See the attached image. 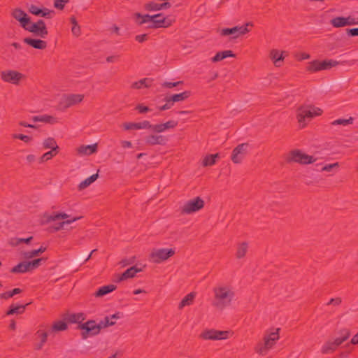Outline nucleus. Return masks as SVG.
I'll use <instances>...</instances> for the list:
<instances>
[{
  "label": "nucleus",
  "instance_id": "49530a36",
  "mask_svg": "<svg viewBox=\"0 0 358 358\" xmlns=\"http://www.w3.org/2000/svg\"><path fill=\"white\" fill-rule=\"evenodd\" d=\"M115 324V322L110 321V317L108 316H106L103 320H101L99 324H97V325H99L101 329L102 328L113 326Z\"/></svg>",
  "mask_w": 358,
  "mask_h": 358
},
{
  "label": "nucleus",
  "instance_id": "cd10ccee",
  "mask_svg": "<svg viewBox=\"0 0 358 358\" xmlns=\"http://www.w3.org/2000/svg\"><path fill=\"white\" fill-rule=\"evenodd\" d=\"M167 139L162 135H150L146 138V143L149 145H163Z\"/></svg>",
  "mask_w": 358,
  "mask_h": 358
},
{
  "label": "nucleus",
  "instance_id": "dca6fc26",
  "mask_svg": "<svg viewBox=\"0 0 358 358\" xmlns=\"http://www.w3.org/2000/svg\"><path fill=\"white\" fill-rule=\"evenodd\" d=\"M43 145L45 148L51 149L50 151L45 152L42 157L55 156L59 154V146L57 145L55 140L52 138H48L43 142Z\"/></svg>",
  "mask_w": 358,
  "mask_h": 358
},
{
  "label": "nucleus",
  "instance_id": "2eb2a0df",
  "mask_svg": "<svg viewBox=\"0 0 358 358\" xmlns=\"http://www.w3.org/2000/svg\"><path fill=\"white\" fill-rule=\"evenodd\" d=\"M83 99H84L83 94H68L63 98L62 104H63L64 107L66 108H69V107H71L74 105H76V104L82 102Z\"/></svg>",
  "mask_w": 358,
  "mask_h": 358
},
{
  "label": "nucleus",
  "instance_id": "6e6552de",
  "mask_svg": "<svg viewBox=\"0 0 358 358\" xmlns=\"http://www.w3.org/2000/svg\"><path fill=\"white\" fill-rule=\"evenodd\" d=\"M248 26H252V24L248 22L243 26H236L232 28H224L220 31V34L222 36H231V39H236L250 31V29H248Z\"/></svg>",
  "mask_w": 358,
  "mask_h": 358
},
{
  "label": "nucleus",
  "instance_id": "f3484780",
  "mask_svg": "<svg viewBox=\"0 0 358 358\" xmlns=\"http://www.w3.org/2000/svg\"><path fill=\"white\" fill-rule=\"evenodd\" d=\"M28 10L33 15L47 18H51L52 15L54 13L53 10H49L46 8L42 9L33 4L29 7Z\"/></svg>",
  "mask_w": 358,
  "mask_h": 358
},
{
  "label": "nucleus",
  "instance_id": "8fccbe9b",
  "mask_svg": "<svg viewBox=\"0 0 358 358\" xmlns=\"http://www.w3.org/2000/svg\"><path fill=\"white\" fill-rule=\"evenodd\" d=\"M346 26H352L358 24V17L353 16L345 17Z\"/></svg>",
  "mask_w": 358,
  "mask_h": 358
},
{
  "label": "nucleus",
  "instance_id": "680f3d73",
  "mask_svg": "<svg viewBox=\"0 0 358 358\" xmlns=\"http://www.w3.org/2000/svg\"><path fill=\"white\" fill-rule=\"evenodd\" d=\"M346 33L349 36H357L358 28L347 29Z\"/></svg>",
  "mask_w": 358,
  "mask_h": 358
},
{
  "label": "nucleus",
  "instance_id": "69168bd1",
  "mask_svg": "<svg viewBox=\"0 0 358 358\" xmlns=\"http://www.w3.org/2000/svg\"><path fill=\"white\" fill-rule=\"evenodd\" d=\"M44 260L45 259L43 258H38V259H34L33 261H31V262H32V264L34 265V267L35 268H37L40 266L41 262L44 261Z\"/></svg>",
  "mask_w": 358,
  "mask_h": 358
},
{
  "label": "nucleus",
  "instance_id": "473e14b6",
  "mask_svg": "<svg viewBox=\"0 0 358 358\" xmlns=\"http://www.w3.org/2000/svg\"><path fill=\"white\" fill-rule=\"evenodd\" d=\"M191 94L189 91H185L180 94H176L172 96H169L172 101L173 103L175 102H180L187 99Z\"/></svg>",
  "mask_w": 358,
  "mask_h": 358
},
{
  "label": "nucleus",
  "instance_id": "58836bf2",
  "mask_svg": "<svg viewBox=\"0 0 358 358\" xmlns=\"http://www.w3.org/2000/svg\"><path fill=\"white\" fill-rule=\"evenodd\" d=\"M46 250V247L41 246L38 250H33L29 252H26L24 254V256L27 259H31L34 257L39 255L40 254L44 252Z\"/></svg>",
  "mask_w": 358,
  "mask_h": 358
},
{
  "label": "nucleus",
  "instance_id": "0e129e2a",
  "mask_svg": "<svg viewBox=\"0 0 358 358\" xmlns=\"http://www.w3.org/2000/svg\"><path fill=\"white\" fill-rule=\"evenodd\" d=\"M119 58V56L117 55H110L106 57V62L108 63H114Z\"/></svg>",
  "mask_w": 358,
  "mask_h": 358
},
{
  "label": "nucleus",
  "instance_id": "6ab92c4d",
  "mask_svg": "<svg viewBox=\"0 0 358 358\" xmlns=\"http://www.w3.org/2000/svg\"><path fill=\"white\" fill-rule=\"evenodd\" d=\"M252 147L249 143H242L236 147L232 152L231 157H238L239 155H251Z\"/></svg>",
  "mask_w": 358,
  "mask_h": 358
},
{
  "label": "nucleus",
  "instance_id": "20e7f679",
  "mask_svg": "<svg viewBox=\"0 0 358 358\" xmlns=\"http://www.w3.org/2000/svg\"><path fill=\"white\" fill-rule=\"evenodd\" d=\"M279 331L280 329L278 328L275 331L265 335L264 343H260L257 345L256 352L262 355H265L267 351L274 345L275 341L279 339Z\"/></svg>",
  "mask_w": 358,
  "mask_h": 358
},
{
  "label": "nucleus",
  "instance_id": "c9c22d12",
  "mask_svg": "<svg viewBox=\"0 0 358 358\" xmlns=\"http://www.w3.org/2000/svg\"><path fill=\"white\" fill-rule=\"evenodd\" d=\"M36 334L38 335V336L41 337V341H40V343L36 344L35 345V350H40L42 349L43 345L45 343V342L47 341V338H48V333L46 332V331H42L41 330H38L37 332H36Z\"/></svg>",
  "mask_w": 358,
  "mask_h": 358
},
{
  "label": "nucleus",
  "instance_id": "2f4dec72",
  "mask_svg": "<svg viewBox=\"0 0 358 358\" xmlns=\"http://www.w3.org/2000/svg\"><path fill=\"white\" fill-rule=\"evenodd\" d=\"M99 170L97 171V172L93 175H92L91 176L88 177L87 178H86L85 180H84L83 181H82L79 185H78V189L79 190H83L85 188H87L88 186H90L92 182H94L99 177Z\"/></svg>",
  "mask_w": 358,
  "mask_h": 358
},
{
  "label": "nucleus",
  "instance_id": "39448f33",
  "mask_svg": "<svg viewBox=\"0 0 358 358\" xmlns=\"http://www.w3.org/2000/svg\"><path fill=\"white\" fill-rule=\"evenodd\" d=\"M1 79L7 83L19 85L26 79V76L16 70L6 69L0 72Z\"/></svg>",
  "mask_w": 358,
  "mask_h": 358
},
{
  "label": "nucleus",
  "instance_id": "3c124183",
  "mask_svg": "<svg viewBox=\"0 0 358 358\" xmlns=\"http://www.w3.org/2000/svg\"><path fill=\"white\" fill-rule=\"evenodd\" d=\"M217 158H203L201 162L203 166H208L214 165Z\"/></svg>",
  "mask_w": 358,
  "mask_h": 358
},
{
  "label": "nucleus",
  "instance_id": "864d4df0",
  "mask_svg": "<svg viewBox=\"0 0 358 358\" xmlns=\"http://www.w3.org/2000/svg\"><path fill=\"white\" fill-rule=\"evenodd\" d=\"M67 2L68 0H55L54 6L56 8L62 10Z\"/></svg>",
  "mask_w": 358,
  "mask_h": 358
},
{
  "label": "nucleus",
  "instance_id": "aec40b11",
  "mask_svg": "<svg viewBox=\"0 0 358 358\" xmlns=\"http://www.w3.org/2000/svg\"><path fill=\"white\" fill-rule=\"evenodd\" d=\"M122 127L125 130L150 129L151 124L149 121L144 120L141 122H125Z\"/></svg>",
  "mask_w": 358,
  "mask_h": 358
},
{
  "label": "nucleus",
  "instance_id": "f03ea898",
  "mask_svg": "<svg viewBox=\"0 0 358 358\" xmlns=\"http://www.w3.org/2000/svg\"><path fill=\"white\" fill-rule=\"evenodd\" d=\"M135 17L137 23L140 25L143 24H149V28H159V27H168L171 25L170 22H166L165 17L161 13L154 15H141L138 13L135 14Z\"/></svg>",
  "mask_w": 358,
  "mask_h": 358
},
{
  "label": "nucleus",
  "instance_id": "393cba45",
  "mask_svg": "<svg viewBox=\"0 0 358 358\" xmlns=\"http://www.w3.org/2000/svg\"><path fill=\"white\" fill-rule=\"evenodd\" d=\"M23 42L35 49L43 50L47 47V43L41 39H34L27 37L23 39Z\"/></svg>",
  "mask_w": 358,
  "mask_h": 358
},
{
  "label": "nucleus",
  "instance_id": "9b49d317",
  "mask_svg": "<svg viewBox=\"0 0 358 358\" xmlns=\"http://www.w3.org/2000/svg\"><path fill=\"white\" fill-rule=\"evenodd\" d=\"M24 29L43 38H45L48 34L45 23L42 20H38L35 23H31L30 21L29 25Z\"/></svg>",
  "mask_w": 358,
  "mask_h": 358
},
{
  "label": "nucleus",
  "instance_id": "a18cd8bd",
  "mask_svg": "<svg viewBox=\"0 0 358 358\" xmlns=\"http://www.w3.org/2000/svg\"><path fill=\"white\" fill-rule=\"evenodd\" d=\"M21 292H22V289H20V288H15V289H13L11 291H8V292H6L4 293H2L1 294V299H7L13 297L14 295L20 294Z\"/></svg>",
  "mask_w": 358,
  "mask_h": 358
},
{
  "label": "nucleus",
  "instance_id": "72a5a7b5",
  "mask_svg": "<svg viewBox=\"0 0 358 358\" xmlns=\"http://www.w3.org/2000/svg\"><path fill=\"white\" fill-rule=\"evenodd\" d=\"M316 159L317 158H287V162H296L302 165H306L315 163Z\"/></svg>",
  "mask_w": 358,
  "mask_h": 358
},
{
  "label": "nucleus",
  "instance_id": "4c0bfd02",
  "mask_svg": "<svg viewBox=\"0 0 358 358\" xmlns=\"http://www.w3.org/2000/svg\"><path fill=\"white\" fill-rule=\"evenodd\" d=\"M330 24L335 28L346 27L345 17H336L330 20Z\"/></svg>",
  "mask_w": 358,
  "mask_h": 358
},
{
  "label": "nucleus",
  "instance_id": "a878e982",
  "mask_svg": "<svg viewBox=\"0 0 358 358\" xmlns=\"http://www.w3.org/2000/svg\"><path fill=\"white\" fill-rule=\"evenodd\" d=\"M85 320V315L83 313H68L64 316V320L69 323L83 324L82 321Z\"/></svg>",
  "mask_w": 358,
  "mask_h": 358
},
{
  "label": "nucleus",
  "instance_id": "79ce46f5",
  "mask_svg": "<svg viewBox=\"0 0 358 358\" xmlns=\"http://www.w3.org/2000/svg\"><path fill=\"white\" fill-rule=\"evenodd\" d=\"M25 306L24 305H19V306H14L11 305L10 306L9 310L7 311V315H13V314H20L22 313L24 311Z\"/></svg>",
  "mask_w": 358,
  "mask_h": 358
},
{
  "label": "nucleus",
  "instance_id": "4be33fe9",
  "mask_svg": "<svg viewBox=\"0 0 358 358\" xmlns=\"http://www.w3.org/2000/svg\"><path fill=\"white\" fill-rule=\"evenodd\" d=\"M316 171H325L334 174L337 172L339 164L338 162L332 164H316Z\"/></svg>",
  "mask_w": 358,
  "mask_h": 358
},
{
  "label": "nucleus",
  "instance_id": "f257e3e1",
  "mask_svg": "<svg viewBox=\"0 0 358 358\" xmlns=\"http://www.w3.org/2000/svg\"><path fill=\"white\" fill-rule=\"evenodd\" d=\"M215 300L213 305L218 309H224L230 305L234 297V291L228 286H220L213 289Z\"/></svg>",
  "mask_w": 358,
  "mask_h": 358
},
{
  "label": "nucleus",
  "instance_id": "5701e85b",
  "mask_svg": "<svg viewBox=\"0 0 358 358\" xmlns=\"http://www.w3.org/2000/svg\"><path fill=\"white\" fill-rule=\"evenodd\" d=\"M141 271V268H138L136 266H131L129 268L127 269L121 275H118L117 279L115 280V282H119L128 278H133L138 272H140Z\"/></svg>",
  "mask_w": 358,
  "mask_h": 358
},
{
  "label": "nucleus",
  "instance_id": "f704fd0d",
  "mask_svg": "<svg viewBox=\"0 0 358 358\" xmlns=\"http://www.w3.org/2000/svg\"><path fill=\"white\" fill-rule=\"evenodd\" d=\"M195 297V293L191 292L187 294L180 302L178 308L182 309L185 306L190 305Z\"/></svg>",
  "mask_w": 358,
  "mask_h": 358
},
{
  "label": "nucleus",
  "instance_id": "4d7b16f0",
  "mask_svg": "<svg viewBox=\"0 0 358 358\" xmlns=\"http://www.w3.org/2000/svg\"><path fill=\"white\" fill-rule=\"evenodd\" d=\"M13 138L20 139L26 143L29 142L31 140L30 136L24 134H14Z\"/></svg>",
  "mask_w": 358,
  "mask_h": 358
},
{
  "label": "nucleus",
  "instance_id": "7c9ffc66",
  "mask_svg": "<svg viewBox=\"0 0 358 358\" xmlns=\"http://www.w3.org/2000/svg\"><path fill=\"white\" fill-rule=\"evenodd\" d=\"M33 120L34 122H43L50 124H55L59 122L57 117L48 115L34 116Z\"/></svg>",
  "mask_w": 358,
  "mask_h": 358
},
{
  "label": "nucleus",
  "instance_id": "37998d69",
  "mask_svg": "<svg viewBox=\"0 0 358 358\" xmlns=\"http://www.w3.org/2000/svg\"><path fill=\"white\" fill-rule=\"evenodd\" d=\"M10 272L13 273H24L27 272L25 262H20L18 264L13 267Z\"/></svg>",
  "mask_w": 358,
  "mask_h": 358
},
{
  "label": "nucleus",
  "instance_id": "c756f323",
  "mask_svg": "<svg viewBox=\"0 0 358 358\" xmlns=\"http://www.w3.org/2000/svg\"><path fill=\"white\" fill-rule=\"evenodd\" d=\"M229 57H234L235 55L231 50H224L217 52L216 55L211 59V60L213 62L215 63Z\"/></svg>",
  "mask_w": 358,
  "mask_h": 358
},
{
  "label": "nucleus",
  "instance_id": "4468645a",
  "mask_svg": "<svg viewBox=\"0 0 358 358\" xmlns=\"http://www.w3.org/2000/svg\"><path fill=\"white\" fill-rule=\"evenodd\" d=\"M12 17L19 22L20 26L24 29L29 25L30 17L20 8H15L11 12Z\"/></svg>",
  "mask_w": 358,
  "mask_h": 358
},
{
  "label": "nucleus",
  "instance_id": "0eeeda50",
  "mask_svg": "<svg viewBox=\"0 0 358 358\" xmlns=\"http://www.w3.org/2000/svg\"><path fill=\"white\" fill-rule=\"evenodd\" d=\"M78 329L82 331L81 337L83 339H87L90 336H96L101 331V327L97 325L96 321L93 320L80 324L78 326Z\"/></svg>",
  "mask_w": 358,
  "mask_h": 358
},
{
  "label": "nucleus",
  "instance_id": "5fc2aeb1",
  "mask_svg": "<svg viewBox=\"0 0 358 358\" xmlns=\"http://www.w3.org/2000/svg\"><path fill=\"white\" fill-rule=\"evenodd\" d=\"M183 83L182 81H178V82H164L162 84V87H166V88H172L176 86H178L179 85H182Z\"/></svg>",
  "mask_w": 358,
  "mask_h": 358
},
{
  "label": "nucleus",
  "instance_id": "9d476101",
  "mask_svg": "<svg viewBox=\"0 0 358 358\" xmlns=\"http://www.w3.org/2000/svg\"><path fill=\"white\" fill-rule=\"evenodd\" d=\"M204 206L203 200L199 196L187 201L182 206L181 212L182 214H192L197 212Z\"/></svg>",
  "mask_w": 358,
  "mask_h": 358
},
{
  "label": "nucleus",
  "instance_id": "7ed1b4c3",
  "mask_svg": "<svg viewBox=\"0 0 358 358\" xmlns=\"http://www.w3.org/2000/svg\"><path fill=\"white\" fill-rule=\"evenodd\" d=\"M322 110L313 106H303L296 110V119L301 127H304L313 117L322 115Z\"/></svg>",
  "mask_w": 358,
  "mask_h": 358
},
{
  "label": "nucleus",
  "instance_id": "423d86ee",
  "mask_svg": "<svg viewBox=\"0 0 358 358\" xmlns=\"http://www.w3.org/2000/svg\"><path fill=\"white\" fill-rule=\"evenodd\" d=\"M339 64V62L334 59H326L323 61L313 60L308 63L306 70L315 73L323 70H329Z\"/></svg>",
  "mask_w": 358,
  "mask_h": 358
},
{
  "label": "nucleus",
  "instance_id": "774afa93",
  "mask_svg": "<svg viewBox=\"0 0 358 358\" xmlns=\"http://www.w3.org/2000/svg\"><path fill=\"white\" fill-rule=\"evenodd\" d=\"M123 314L120 312H117L115 314L108 316L110 317V321H112V319H120L122 317Z\"/></svg>",
  "mask_w": 358,
  "mask_h": 358
},
{
  "label": "nucleus",
  "instance_id": "a19ab883",
  "mask_svg": "<svg viewBox=\"0 0 358 358\" xmlns=\"http://www.w3.org/2000/svg\"><path fill=\"white\" fill-rule=\"evenodd\" d=\"M67 329V324L65 322L59 320L55 322L52 326L51 331H64Z\"/></svg>",
  "mask_w": 358,
  "mask_h": 358
},
{
  "label": "nucleus",
  "instance_id": "13d9d810",
  "mask_svg": "<svg viewBox=\"0 0 358 358\" xmlns=\"http://www.w3.org/2000/svg\"><path fill=\"white\" fill-rule=\"evenodd\" d=\"M136 109L140 113H145L150 110V109L148 106H145L142 104H138L136 106Z\"/></svg>",
  "mask_w": 358,
  "mask_h": 358
},
{
  "label": "nucleus",
  "instance_id": "f8f14e48",
  "mask_svg": "<svg viewBox=\"0 0 358 358\" xmlns=\"http://www.w3.org/2000/svg\"><path fill=\"white\" fill-rule=\"evenodd\" d=\"M229 331H217L214 329H210L204 331L201 334V338L205 340H222L227 338Z\"/></svg>",
  "mask_w": 358,
  "mask_h": 358
},
{
  "label": "nucleus",
  "instance_id": "bf43d9fd",
  "mask_svg": "<svg viewBox=\"0 0 358 358\" xmlns=\"http://www.w3.org/2000/svg\"><path fill=\"white\" fill-rule=\"evenodd\" d=\"M71 31H72V34L78 37L81 34V30H80V27L78 24H76L75 26H72V28H71Z\"/></svg>",
  "mask_w": 358,
  "mask_h": 358
},
{
  "label": "nucleus",
  "instance_id": "ddd939ff",
  "mask_svg": "<svg viewBox=\"0 0 358 358\" xmlns=\"http://www.w3.org/2000/svg\"><path fill=\"white\" fill-rule=\"evenodd\" d=\"M345 337H338L334 341H329L324 343L322 348V352L323 354H329L333 352L340 345L348 339V333L345 332Z\"/></svg>",
  "mask_w": 358,
  "mask_h": 358
},
{
  "label": "nucleus",
  "instance_id": "bb28decb",
  "mask_svg": "<svg viewBox=\"0 0 358 358\" xmlns=\"http://www.w3.org/2000/svg\"><path fill=\"white\" fill-rule=\"evenodd\" d=\"M152 83V79L149 78H145L138 81L134 82L131 85V89L141 90L143 88H149L151 87Z\"/></svg>",
  "mask_w": 358,
  "mask_h": 358
},
{
  "label": "nucleus",
  "instance_id": "412c9836",
  "mask_svg": "<svg viewBox=\"0 0 358 358\" xmlns=\"http://www.w3.org/2000/svg\"><path fill=\"white\" fill-rule=\"evenodd\" d=\"M178 122L176 121L169 120L163 124H158L155 125L151 124V127H150V129H151L153 131L161 133L167 129L175 128Z\"/></svg>",
  "mask_w": 358,
  "mask_h": 358
},
{
  "label": "nucleus",
  "instance_id": "e2e57ef3",
  "mask_svg": "<svg viewBox=\"0 0 358 358\" xmlns=\"http://www.w3.org/2000/svg\"><path fill=\"white\" fill-rule=\"evenodd\" d=\"M341 299L339 297L331 299L330 301L327 303V305H334V306H339L341 303Z\"/></svg>",
  "mask_w": 358,
  "mask_h": 358
},
{
  "label": "nucleus",
  "instance_id": "1a4fd4ad",
  "mask_svg": "<svg viewBox=\"0 0 358 358\" xmlns=\"http://www.w3.org/2000/svg\"><path fill=\"white\" fill-rule=\"evenodd\" d=\"M175 254V250L172 248L154 249L150 255V260L154 263L159 264Z\"/></svg>",
  "mask_w": 358,
  "mask_h": 358
},
{
  "label": "nucleus",
  "instance_id": "e433bc0d",
  "mask_svg": "<svg viewBox=\"0 0 358 358\" xmlns=\"http://www.w3.org/2000/svg\"><path fill=\"white\" fill-rule=\"evenodd\" d=\"M248 249V244L246 242H243L238 245L236 256L238 259L245 257Z\"/></svg>",
  "mask_w": 358,
  "mask_h": 358
},
{
  "label": "nucleus",
  "instance_id": "a211bd4d",
  "mask_svg": "<svg viewBox=\"0 0 358 358\" xmlns=\"http://www.w3.org/2000/svg\"><path fill=\"white\" fill-rule=\"evenodd\" d=\"M284 55H287V54L285 51L280 52L278 50L273 49L271 50L269 57L270 59L273 61L274 65L276 67H280L282 65L285 58Z\"/></svg>",
  "mask_w": 358,
  "mask_h": 358
},
{
  "label": "nucleus",
  "instance_id": "b1692460",
  "mask_svg": "<svg viewBox=\"0 0 358 358\" xmlns=\"http://www.w3.org/2000/svg\"><path fill=\"white\" fill-rule=\"evenodd\" d=\"M98 149L97 143L88 145H80L77 148V154L80 155H91L95 154Z\"/></svg>",
  "mask_w": 358,
  "mask_h": 358
},
{
  "label": "nucleus",
  "instance_id": "c03bdc74",
  "mask_svg": "<svg viewBox=\"0 0 358 358\" xmlns=\"http://www.w3.org/2000/svg\"><path fill=\"white\" fill-rule=\"evenodd\" d=\"M80 218V217H75L71 220L62 221V222L57 224L55 227H53V229L55 231H59L64 228V225L71 224L73 222L79 220Z\"/></svg>",
  "mask_w": 358,
  "mask_h": 358
},
{
  "label": "nucleus",
  "instance_id": "ea45409f",
  "mask_svg": "<svg viewBox=\"0 0 358 358\" xmlns=\"http://www.w3.org/2000/svg\"><path fill=\"white\" fill-rule=\"evenodd\" d=\"M70 216L65 213H53L52 215H48L46 217L47 222L56 221L59 219H66Z\"/></svg>",
  "mask_w": 358,
  "mask_h": 358
},
{
  "label": "nucleus",
  "instance_id": "de8ad7c7",
  "mask_svg": "<svg viewBox=\"0 0 358 358\" xmlns=\"http://www.w3.org/2000/svg\"><path fill=\"white\" fill-rule=\"evenodd\" d=\"M353 122V118L350 117L349 119H338L332 122L333 125H348L349 124H352Z\"/></svg>",
  "mask_w": 358,
  "mask_h": 358
},
{
  "label": "nucleus",
  "instance_id": "052dcab7",
  "mask_svg": "<svg viewBox=\"0 0 358 358\" xmlns=\"http://www.w3.org/2000/svg\"><path fill=\"white\" fill-rule=\"evenodd\" d=\"M148 34H140L135 36V40L138 43H143L148 40Z\"/></svg>",
  "mask_w": 358,
  "mask_h": 358
},
{
  "label": "nucleus",
  "instance_id": "09e8293b",
  "mask_svg": "<svg viewBox=\"0 0 358 358\" xmlns=\"http://www.w3.org/2000/svg\"><path fill=\"white\" fill-rule=\"evenodd\" d=\"M145 9L149 11L160 10L159 3L151 1L145 5Z\"/></svg>",
  "mask_w": 358,
  "mask_h": 358
},
{
  "label": "nucleus",
  "instance_id": "6e6d98bb",
  "mask_svg": "<svg viewBox=\"0 0 358 358\" xmlns=\"http://www.w3.org/2000/svg\"><path fill=\"white\" fill-rule=\"evenodd\" d=\"M289 157H310L309 155H307L306 154L302 153V152L300 150H293L290 152V156Z\"/></svg>",
  "mask_w": 358,
  "mask_h": 358
},
{
  "label": "nucleus",
  "instance_id": "c85d7f7f",
  "mask_svg": "<svg viewBox=\"0 0 358 358\" xmlns=\"http://www.w3.org/2000/svg\"><path fill=\"white\" fill-rule=\"evenodd\" d=\"M116 288L117 287L112 284L102 286L94 293V295L96 297H101L115 290Z\"/></svg>",
  "mask_w": 358,
  "mask_h": 358
},
{
  "label": "nucleus",
  "instance_id": "338daca9",
  "mask_svg": "<svg viewBox=\"0 0 358 358\" xmlns=\"http://www.w3.org/2000/svg\"><path fill=\"white\" fill-rule=\"evenodd\" d=\"M33 239V237L32 236H30V237H28L27 238H18L17 239V243H29L30 241Z\"/></svg>",
  "mask_w": 358,
  "mask_h": 358
},
{
  "label": "nucleus",
  "instance_id": "603ef678",
  "mask_svg": "<svg viewBox=\"0 0 358 358\" xmlns=\"http://www.w3.org/2000/svg\"><path fill=\"white\" fill-rule=\"evenodd\" d=\"M165 101H166V103L164 105H163L162 106L159 107L160 110H165L170 109L173 106L172 101H171V99L169 96H166L165 98Z\"/></svg>",
  "mask_w": 358,
  "mask_h": 358
}]
</instances>
